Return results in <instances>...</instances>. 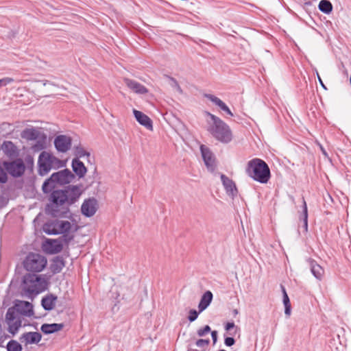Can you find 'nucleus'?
I'll use <instances>...</instances> for the list:
<instances>
[{"mask_svg":"<svg viewBox=\"0 0 351 351\" xmlns=\"http://www.w3.org/2000/svg\"><path fill=\"white\" fill-rule=\"evenodd\" d=\"M235 327V324L233 322H228L225 326L226 330H230L233 328Z\"/></svg>","mask_w":351,"mask_h":351,"instance_id":"42","label":"nucleus"},{"mask_svg":"<svg viewBox=\"0 0 351 351\" xmlns=\"http://www.w3.org/2000/svg\"><path fill=\"white\" fill-rule=\"evenodd\" d=\"M38 136V132L34 128L26 129L22 133V137L27 140H36Z\"/></svg>","mask_w":351,"mask_h":351,"instance_id":"28","label":"nucleus"},{"mask_svg":"<svg viewBox=\"0 0 351 351\" xmlns=\"http://www.w3.org/2000/svg\"><path fill=\"white\" fill-rule=\"evenodd\" d=\"M16 311L21 315L31 317L34 315L33 305L27 301L19 300L15 305Z\"/></svg>","mask_w":351,"mask_h":351,"instance_id":"15","label":"nucleus"},{"mask_svg":"<svg viewBox=\"0 0 351 351\" xmlns=\"http://www.w3.org/2000/svg\"><path fill=\"white\" fill-rule=\"evenodd\" d=\"M72 169L74 173L80 178L84 177L87 169L84 163L78 158L72 160Z\"/></svg>","mask_w":351,"mask_h":351,"instance_id":"20","label":"nucleus"},{"mask_svg":"<svg viewBox=\"0 0 351 351\" xmlns=\"http://www.w3.org/2000/svg\"><path fill=\"white\" fill-rule=\"evenodd\" d=\"M169 79L170 81L171 86L173 87V88H175L180 93H182V90L180 86L179 85L178 81L175 78L171 77H169Z\"/></svg>","mask_w":351,"mask_h":351,"instance_id":"35","label":"nucleus"},{"mask_svg":"<svg viewBox=\"0 0 351 351\" xmlns=\"http://www.w3.org/2000/svg\"><path fill=\"white\" fill-rule=\"evenodd\" d=\"M64 266L65 262L63 258L61 256H56L53 259V262L51 265V269L53 274H58L61 271Z\"/></svg>","mask_w":351,"mask_h":351,"instance_id":"26","label":"nucleus"},{"mask_svg":"<svg viewBox=\"0 0 351 351\" xmlns=\"http://www.w3.org/2000/svg\"><path fill=\"white\" fill-rule=\"evenodd\" d=\"M58 220L47 223L43 226V231L47 234H58Z\"/></svg>","mask_w":351,"mask_h":351,"instance_id":"25","label":"nucleus"},{"mask_svg":"<svg viewBox=\"0 0 351 351\" xmlns=\"http://www.w3.org/2000/svg\"><path fill=\"white\" fill-rule=\"evenodd\" d=\"M57 296L53 294H49L44 297L41 300V305L45 311L52 310L55 305L56 301L57 300Z\"/></svg>","mask_w":351,"mask_h":351,"instance_id":"23","label":"nucleus"},{"mask_svg":"<svg viewBox=\"0 0 351 351\" xmlns=\"http://www.w3.org/2000/svg\"><path fill=\"white\" fill-rule=\"evenodd\" d=\"M220 178L227 195L234 198L238 195V190L235 182L226 175L221 173Z\"/></svg>","mask_w":351,"mask_h":351,"instance_id":"11","label":"nucleus"},{"mask_svg":"<svg viewBox=\"0 0 351 351\" xmlns=\"http://www.w3.org/2000/svg\"><path fill=\"white\" fill-rule=\"evenodd\" d=\"M320 148H321V150L322 152V153L324 154V155H326V152L325 151V149L323 148V147L321 145L320 146Z\"/></svg>","mask_w":351,"mask_h":351,"instance_id":"46","label":"nucleus"},{"mask_svg":"<svg viewBox=\"0 0 351 351\" xmlns=\"http://www.w3.org/2000/svg\"><path fill=\"white\" fill-rule=\"evenodd\" d=\"M291 310V305L285 306V313L287 316L290 315Z\"/></svg>","mask_w":351,"mask_h":351,"instance_id":"43","label":"nucleus"},{"mask_svg":"<svg viewBox=\"0 0 351 351\" xmlns=\"http://www.w3.org/2000/svg\"><path fill=\"white\" fill-rule=\"evenodd\" d=\"M245 172L254 180L262 184L267 183L271 177L270 169L267 164L262 159L257 158L248 161Z\"/></svg>","mask_w":351,"mask_h":351,"instance_id":"3","label":"nucleus"},{"mask_svg":"<svg viewBox=\"0 0 351 351\" xmlns=\"http://www.w3.org/2000/svg\"><path fill=\"white\" fill-rule=\"evenodd\" d=\"M211 332V328L208 325L204 326L203 328H200L197 330V335L200 337H204L208 333Z\"/></svg>","mask_w":351,"mask_h":351,"instance_id":"33","label":"nucleus"},{"mask_svg":"<svg viewBox=\"0 0 351 351\" xmlns=\"http://www.w3.org/2000/svg\"><path fill=\"white\" fill-rule=\"evenodd\" d=\"M210 343V339H197L195 342V345L199 348H204L206 346H208Z\"/></svg>","mask_w":351,"mask_h":351,"instance_id":"36","label":"nucleus"},{"mask_svg":"<svg viewBox=\"0 0 351 351\" xmlns=\"http://www.w3.org/2000/svg\"><path fill=\"white\" fill-rule=\"evenodd\" d=\"M46 258L37 253H29L23 261V265L27 271L31 272H40L47 265Z\"/></svg>","mask_w":351,"mask_h":351,"instance_id":"6","label":"nucleus"},{"mask_svg":"<svg viewBox=\"0 0 351 351\" xmlns=\"http://www.w3.org/2000/svg\"><path fill=\"white\" fill-rule=\"evenodd\" d=\"M219 351H226V350H219Z\"/></svg>","mask_w":351,"mask_h":351,"instance_id":"48","label":"nucleus"},{"mask_svg":"<svg viewBox=\"0 0 351 351\" xmlns=\"http://www.w3.org/2000/svg\"><path fill=\"white\" fill-rule=\"evenodd\" d=\"M1 149L6 156L10 157L15 156L18 154L16 146L10 141H5L3 143Z\"/></svg>","mask_w":351,"mask_h":351,"instance_id":"21","label":"nucleus"},{"mask_svg":"<svg viewBox=\"0 0 351 351\" xmlns=\"http://www.w3.org/2000/svg\"><path fill=\"white\" fill-rule=\"evenodd\" d=\"M97 201L95 198L91 197L84 201L81 206L82 215L87 217L93 216L97 210Z\"/></svg>","mask_w":351,"mask_h":351,"instance_id":"10","label":"nucleus"},{"mask_svg":"<svg viewBox=\"0 0 351 351\" xmlns=\"http://www.w3.org/2000/svg\"><path fill=\"white\" fill-rule=\"evenodd\" d=\"M303 202V210H302V220L304 222V228L306 232L308 230V210L306 201L304 198H302Z\"/></svg>","mask_w":351,"mask_h":351,"instance_id":"32","label":"nucleus"},{"mask_svg":"<svg viewBox=\"0 0 351 351\" xmlns=\"http://www.w3.org/2000/svg\"><path fill=\"white\" fill-rule=\"evenodd\" d=\"M42 338L40 333L38 332H28L23 333L20 337V341L25 344H32L38 343Z\"/></svg>","mask_w":351,"mask_h":351,"instance_id":"18","label":"nucleus"},{"mask_svg":"<svg viewBox=\"0 0 351 351\" xmlns=\"http://www.w3.org/2000/svg\"><path fill=\"white\" fill-rule=\"evenodd\" d=\"M224 343L226 346L230 347L235 343V340L233 337H226Z\"/></svg>","mask_w":351,"mask_h":351,"instance_id":"40","label":"nucleus"},{"mask_svg":"<svg viewBox=\"0 0 351 351\" xmlns=\"http://www.w3.org/2000/svg\"><path fill=\"white\" fill-rule=\"evenodd\" d=\"M125 85L134 93L139 95H144L148 92V89L141 83L136 80L129 78H124L123 80Z\"/></svg>","mask_w":351,"mask_h":351,"instance_id":"14","label":"nucleus"},{"mask_svg":"<svg viewBox=\"0 0 351 351\" xmlns=\"http://www.w3.org/2000/svg\"><path fill=\"white\" fill-rule=\"evenodd\" d=\"M56 149L62 153H65L70 149L71 138L66 135H59L54 140Z\"/></svg>","mask_w":351,"mask_h":351,"instance_id":"12","label":"nucleus"},{"mask_svg":"<svg viewBox=\"0 0 351 351\" xmlns=\"http://www.w3.org/2000/svg\"><path fill=\"white\" fill-rule=\"evenodd\" d=\"M133 113L135 119L141 125L144 126L147 130H153L152 121L147 115L135 109L133 110Z\"/></svg>","mask_w":351,"mask_h":351,"instance_id":"16","label":"nucleus"},{"mask_svg":"<svg viewBox=\"0 0 351 351\" xmlns=\"http://www.w3.org/2000/svg\"><path fill=\"white\" fill-rule=\"evenodd\" d=\"M201 312H199V311H197L195 309H191L189 312V316H188L189 321L190 322H193L195 321L197 319L198 315Z\"/></svg>","mask_w":351,"mask_h":351,"instance_id":"34","label":"nucleus"},{"mask_svg":"<svg viewBox=\"0 0 351 351\" xmlns=\"http://www.w3.org/2000/svg\"><path fill=\"white\" fill-rule=\"evenodd\" d=\"M318 8L322 12L329 14L332 11V5L328 0H322L319 3Z\"/></svg>","mask_w":351,"mask_h":351,"instance_id":"27","label":"nucleus"},{"mask_svg":"<svg viewBox=\"0 0 351 351\" xmlns=\"http://www.w3.org/2000/svg\"><path fill=\"white\" fill-rule=\"evenodd\" d=\"M213 293L210 291H206L202 296L198 304L199 312L204 311L210 305L213 300Z\"/></svg>","mask_w":351,"mask_h":351,"instance_id":"22","label":"nucleus"},{"mask_svg":"<svg viewBox=\"0 0 351 351\" xmlns=\"http://www.w3.org/2000/svg\"><path fill=\"white\" fill-rule=\"evenodd\" d=\"M7 350L8 351H21L22 346L21 345L15 340H10L7 343Z\"/></svg>","mask_w":351,"mask_h":351,"instance_id":"31","label":"nucleus"},{"mask_svg":"<svg viewBox=\"0 0 351 351\" xmlns=\"http://www.w3.org/2000/svg\"><path fill=\"white\" fill-rule=\"evenodd\" d=\"M44 249L49 254H54L59 253L63 248L62 242L57 239H47L43 245Z\"/></svg>","mask_w":351,"mask_h":351,"instance_id":"13","label":"nucleus"},{"mask_svg":"<svg viewBox=\"0 0 351 351\" xmlns=\"http://www.w3.org/2000/svg\"><path fill=\"white\" fill-rule=\"evenodd\" d=\"M16 308H9L5 314V319L9 325L8 331L12 335L16 333L21 326V320L16 319Z\"/></svg>","mask_w":351,"mask_h":351,"instance_id":"9","label":"nucleus"},{"mask_svg":"<svg viewBox=\"0 0 351 351\" xmlns=\"http://www.w3.org/2000/svg\"><path fill=\"white\" fill-rule=\"evenodd\" d=\"M206 114L212 121V123H209L208 128V131L211 135L221 143H228L230 142L232 134L229 125L216 115L209 112H206Z\"/></svg>","mask_w":351,"mask_h":351,"instance_id":"2","label":"nucleus"},{"mask_svg":"<svg viewBox=\"0 0 351 351\" xmlns=\"http://www.w3.org/2000/svg\"><path fill=\"white\" fill-rule=\"evenodd\" d=\"M64 328V324H44L41 326V331L44 334H51L61 330Z\"/></svg>","mask_w":351,"mask_h":351,"instance_id":"24","label":"nucleus"},{"mask_svg":"<svg viewBox=\"0 0 351 351\" xmlns=\"http://www.w3.org/2000/svg\"><path fill=\"white\" fill-rule=\"evenodd\" d=\"M74 154L77 156L76 158H82L84 156H90V153L86 152L80 145L74 146Z\"/></svg>","mask_w":351,"mask_h":351,"instance_id":"30","label":"nucleus"},{"mask_svg":"<svg viewBox=\"0 0 351 351\" xmlns=\"http://www.w3.org/2000/svg\"><path fill=\"white\" fill-rule=\"evenodd\" d=\"M14 82V80L12 77H6L0 79V88L5 86Z\"/></svg>","mask_w":351,"mask_h":351,"instance_id":"37","label":"nucleus"},{"mask_svg":"<svg viewBox=\"0 0 351 351\" xmlns=\"http://www.w3.org/2000/svg\"><path fill=\"white\" fill-rule=\"evenodd\" d=\"M38 173L40 176L47 175L52 169H56L65 166V162L53 154L43 152L38 160Z\"/></svg>","mask_w":351,"mask_h":351,"instance_id":"4","label":"nucleus"},{"mask_svg":"<svg viewBox=\"0 0 351 351\" xmlns=\"http://www.w3.org/2000/svg\"><path fill=\"white\" fill-rule=\"evenodd\" d=\"M187 351H198L197 350H191V349H189Z\"/></svg>","mask_w":351,"mask_h":351,"instance_id":"47","label":"nucleus"},{"mask_svg":"<svg viewBox=\"0 0 351 351\" xmlns=\"http://www.w3.org/2000/svg\"><path fill=\"white\" fill-rule=\"evenodd\" d=\"M202 156L206 167L210 172H214L216 169V160L213 153L206 146L202 145L200 146Z\"/></svg>","mask_w":351,"mask_h":351,"instance_id":"8","label":"nucleus"},{"mask_svg":"<svg viewBox=\"0 0 351 351\" xmlns=\"http://www.w3.org/2000/svg\"><path fill=\"white\" fill-rule=\"evenodd\" d=\"M210 332L211 333V337L213 339V344H215L217 341V335H218L217 331L213 330Z\"/></svg>","mask_w":351,"mask_h":351,"instance_id":"41","label":"nucleus"},{"mask_svg":"<svg viewBox=\"0 0 351 351\" xmlns=\"http://www.w3.org/2000/svg\"><path fill=\"white\" fill-rule=\"evenodd\" d=\"M282 293H283V304L285 306L291 305L289 296L286 292L285 288L281 286Z\"/></svg>","mask_w":351,"mask_h":351,"instance_id":"38","label":"nucleus"},{"mask_svg":"<svg viewBox=\"0 0 351 351\" xmlns=\"http://www.w3.org/2000/svg\"><path fill=\"white\" fill-rule=\"evenodd\" d=\"M232 313H233V315L235 316V315H238V313H239V311H238L237 309H234V310L232 311Z\"/></svg>","mask_w":351,"mask_h":351,"instance_id":"45","label":"nucleus"},{"mask_svg":"<svg viewBox=\"0 0 351 351\" xmlns=\"http://www.w3.org/2000/svg\"><path fill=\"white\" fill-rule=\"evenodd\" d=\"M45 280L34 274H27L23 279V290L29 298H33L43 290Z\"/></svg>","mask_w":351,"mask_h":351,"instance_id":"5","label":"nucleus"},{"mask_svg":"<svg viewBox=\"0 0 351 351\" xmlns=\"http://www.w3.org/2000/svg\"><path fill=\"white\" fill-rule=\"evenodd\" d=\"M317 77H318V80L321 84V86L324 88V89H326V86L324 85V84L323 83L321 77H319V74L317 73Z\"/></svg>","mask_w":351,"mask_h":351,"instance_id":"44","label":"nucleus"},{"mask_svg":"<svg viewBox=\"0 0 351 351\" xmlns=\"http://www.w3.org/2000/svg\"><path fill=\"white\" fill-rule=\"evenodd\" d=\"M58 234L68 233L71 228V224L68 221L58 220Z\"/></svg>","mask_w":351,"mask_h":351,"instance_id":"29","label":"nucleus"},{"mask_svg":"<svg viewBox=\"0 0 351 351\" xmlns=\"http://www.w3.org/2000/svg\"><path fill=\"white\" fill-rule=\"evenodd\" d=\"M73 236L69 234L68 233H64L61 237V239L65 243H69L71 240H73Z\"/></svg>","mask_w":351,"mask_h":351,"instance_id":"39","label":"nucleus"},{"mask_svg":"<svg viewBox=\"0 0 351 351\" xmlns=\"http://www.w3.org/2000/svg\"><path fill=\"white\" fill-rule=\"evenodd\" d=\"M3 167L6 173L13 178L22 176L25 171V165L21 158H16L12 161H4Z\"/></svg>","mask_w":351,"mask_h":351,"instance_id":"7","label":"nucleus"},{"mask_svg":"<svg viewBox=\"0 0 351 351\" xmlns=\"http://www.w3.org/2000/svg\"><path fill=\"white\" fill-rule=\"evenodd\" d=\"M307 262L308 263L310 270L314 277L318 280H322L324 275V268L312 258H308Z\"/></svg>","mask_w":351,"mask_h":351,"instance_id":"17","label":"nucleus"},{"mask_svg":"<svg viewBox=\"0 0 351 351\" xmlns=\"http://www.w3.org/2000/svg\"><path fill=\"white\" fill-rule=\"evenodd\" d=\"M205 97L217 106L221 110L226 112L228 115L233 117V114L228 106L221 99L211 94H206Z\"/></svg>","mask_w":351,"mask_h":351,"instance_id":"19","label":"nucleus"},{"mask_svg":"<svg viewBox=\"0 0 351 351\" xmlns=\"http://www.w3.org/2000/svg\"><path fill=\"white\" fill-rule=\"evenodd\" d=\"M75 179V175L68 169L51 174L43 184L45 193H51L50 202L46 206V213L53 217H62L69 212V207L77 202L82 191L79 186L69 185L64 189L54 188L56 184H69Z\"/></svg>","mask_w":351,"mask_h":351,"instance_id":"1","label":"nucleus"}]
</instances>
